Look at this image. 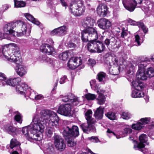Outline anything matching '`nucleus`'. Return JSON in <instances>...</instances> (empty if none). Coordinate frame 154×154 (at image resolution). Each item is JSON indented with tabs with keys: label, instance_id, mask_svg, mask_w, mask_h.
Returning a JSON list of instances; mask_svg holds the SVG:
<instances>
[{
	"label": "nucleus",
	"instance_id": "nucleus-1",
	"mask_svg": "<svg viewBox=\"0 0 154 154\" xmlns=\"http://www.w3.org/2000/svg\"><path fill=\"white\" fill-rule=\"evenodd\" d=\"M59 120L57 114L54 112L43 109L40 112V115H34L31 124L23 128L22 132L30 141H40L46 124L48 123L50 126H56L58 124Z\"/></svg>",
	"mask_w": 154,
	"mask_h": 154
},
{
	"label": "nucleus",
	"instance_id": "nucleus-2",
	"mask_svg": "<svg viewBox=\"0 0 154 154\" xmlns=\"http://www.w3.org/2000/svg\"><path fill=\"white\" fill-rule=\"evenodd\" d=\"M13 48V52L10 55L7 52L4 53L5 57L7 60L11 62H13L17 65L15 70L17 74L20 77L25 75L27 72L26 67L20 64L22 62V59L20 57L19 47L15 44H10Z\"/></svg>",
	"mask_w": 154,
	"mask_h": 154
},
{
	"label": "nucleus",
	"instance_id": "nucleus-3",
	"mask_svg": "<svg viewBox=\"0 0 154 154\" xmlns=\"http://www.w3.org/2000/svg\"><path fill=\"white\" fill-rule=\"evenodd\" d=\"M95 24V20L90 17H87L83 20L82 25L85 28L81 32V38L83 42H86L92 38H98L97 31L93 27Z\"/></svg>",
	"mask_w": 154,
	"mask_h": 154
},
{
	"label": "nucleus",
	"instance_id": "nucleus-4",
	"mask_svg": "<svg viewBox=\"0 0 154 154\" xmlns=\"http://www.w3.org/2000/svg\"><path fill=\"white\" fill-rule=\"evenodd\" d=\"M97 39L92 38L91 40V41L87 44L88 50L91 52L101 53L105 50V47L104 44L100 41L96 40Z\"/></svg>",
	"mask_w": 154,
	"mask_h": 154
},
{
	"label": "nucleus",
	"instance_id": "nucleus-5",
	"mask_svg": "<svg viewBox=\"0 0 154 154\" xmlns=\"http://www.w3.org/2000/svg\"><path fill=\"white\" fill-rule=\"evenodd\" d=\"M85 9V7L81 1H78L76 3L70 4L69 8L70 12L75 16L81 15L84 12Z\"/></svg>",
	"mask_w": 154,
	"mask_h": 154
},
{
	"label": "nucleus",
	"instance_id": "nucleus-6",
	"mask_svg": "<svg viewBox=\"0 0 154 154\" xmlns=\"http://www.w3.org/2000/svg\"><path fill=\"white\" fill-rule=\"evenodd\" d=\"M150 61L149 59L146 57L141 59L140 61L138 63V69L136 74L137 78L143 80L147 79V76L144 73V69L147 66V63Z\"/></svg>",
	"mask_w": 154,
	"mask_h": 154
},
{
	"label": "nucleus",
	"instance_id": "nucleus-7",
	"mask_svg": "<svg viewBox=\"0 0 154 154\" xmlns=\"http://www.w3.org/2000/svg\"><path fill=\"white\" fill-rule=\"evenodd\" d=\"M4 32L6 36L9 37L11 40H12L11 35L16 36V27H15V22L11 23L5 25L4 26Z\"/></svg>",
	"mask_w": 154,
	"mask_h": 154
},
{
	"label": "nucleus",
	"instance_id": "nucleus-8",
	"mask_svg": "<svg viewBox=\"0 0 154 154\" xmlns=\"http://www.w3.org/2000/svg\"><path fill=\"white\" fill-rule=\"evenodd\" d=\"M123 5L125 9L130 12L133 11L137 5L141 3L143 0H122Z\"/></svg>",
	"mask_w": 154,
	"mask_h": 154
},
{
	"label": "nucleus",
	"instance_id": "nucleus-9",
	"mask_svg": "<svg viewBox=\"0 0 154 154\" xmlns=\"http://www.w3.org/2000/svg\"><path fill=\"white\" fill-rule=\"evenodd\" d=\"M54 144L56 149L62 151L65 149L66 144L63 138L59 135L54 134L53 137Z\"/></svg>",
	"mask_w": 154,
	"mask_h": 154
},
{
	"label": "nucleus",
	"instance_id": "nucleus-10",
	"mask_svg": "<svg viewBox=\"0 0 154 154\" xmlns=\"http://www.w3.org/2000/svg\"><path fill=\"white\" fill-rule=\"evenodd\" d=\"M16 27V35L18 37L22 36L26 33L27 30L26 24L21 21H17L15 22Z\"/></svg>",
	"mask_w": 154,
	"mask_h": 154
},
{
	"label": "nucleus",
	"instance_id": "nucleus-11",
	"mask_svg": "<svg viewBox=\"0 0 154 154\" xmlns=\"http://www.w3.org/2000/svg\"><path fill=\"white\" fill-rule=\"evenodd\" d=\"M72 106H73L70 104V103L61 105L59 107L57 112L64 116H70L72 115L71 109Z\"/></svg>",
	"mask_w": 154,
	"mask_h": 154
},
{
	"label": "nucleus",
	"instance_id": "nucleus-12",
	"mask_svg": "<svg viewBox=\"0 0 154 154\" xmlns=\"http://www.w3.org/2000/svg\"><path fill=\"white\" fill-rule=\"evenodd\" d=\"M64 135L69 138V137H76L79 134L78 128L76 126H73L71 129L67 127L66 130H64Z\"/></svg>",
	"mask_w": 154,
	"mask_h": 154
},
{
	"label": "nucleus",
	"instance_id": "nucleus-13",
	"mask_svg": "<svg viewBox=\"0 0 154 154\" xmlns=\"http://www.w3.org/2000/svg\"><path fill=\"white\" fill-rule=\"evenodd\" d=\"M62 100L63 102H69L71 105L76 106L79 103L78 98L71 94H69L67 96L62 97Z\"/></svg>",
	"mask_w": 154,
	"mask_h": 154
},
{
	"label": "nucleus",
	"instance_id": "nucleus-14",
	"mask_svg": "<svg viewBox=\"0 0 154 154\" xmlns=\"http://www.w3.org/2000/svg\"><path fill=\"white\" fill-rule=\"evenodd\" d=\"M82 63L80 57H72L68 61V66L71 69H75Z\"/></svg>",
	"mask_w": 154,
	"mask_h": 154
},
{
	"label": "nucleus",
	"instance_id": "nucleus-15",
	"mask_svg": "<svg viewBox=\"0 0 154 154\" xmlns=\"http://www.w3.org/2000/svg\"><path fill=\"white\" fill-rule=\"evenodd\" d=\"M98 27L103 30H107L112 26L111 22L106 18H101L97 21Z\"/></svg>",
	"mask_w": 154,
	"mask_h": 154
},
{
	"label": "nucleus",
	"instance_id": "nucleus-16",
	"mask_svg": "<svg viewBox=\"0 0 154 154\" xmlns=\"http://www.w3.org/2000/svg\"><path fill=\"white\" fill-rule=\"evenodd\" d=\"M40 50L42 52L45 53L48 55L55 54L56 52L55 49L49 45L44 44L40 47Z\"/></svg>",
	"mask_w": 154,
	"mask_h": 154
},
{
	"label": "nucleus",
	"instance_id": "nucleus-17",
	"mask_svg": "<svg viewBox=\"0 0 154 154\" xmlns=\"http://www.w3.org/2000/svg\"><path fill=\"white\" fill-rule=\"evenodd\" d=\"M68 29L66 26H63L54 29L51 32L52 35H57L58 36H63L66 34Z\"/></svg>",
	"mask_w": 154,
	"mask_h": 154
},
{
	"label": "nucleus",
	"instance_id": "nucleus-18",
	"mask_svg": "<svg viewBox=\"0 0 154 154\" xmlns=\"http://www.w3.org/2000/svg\"><path fill=\"white\" fill-rule=\"evenodd\" d=\"M139 139L140 143L134 146V148L135 150H140L145 147L144 143H146L147 140V136L145 134H142L139 136Z\"/></svg>",
	"mask_w": 154,
	"mask_h": 154
},
{
	"label": "nucleus",
	"instance_id": "nucleus-19",
	"mask_svg": "<svg viewBox=\"0 0 154 154\" xmlns=\"http://www.w3.org/2000/svg\"><path fill=\"white\" fill-rule=\"evenodd\" d=\"M117 43V38L114 37H112L110 39L106 38L104 41V43L107 47L110 46L113 48L119 47Z\"/></svg>",
	"mask_w": 154,
	"mask_h": 154
},
{
	"label": "nucleus",
	"instance_id": "nucleus-20",
	"mask_svg": "<svg viewBox=\"0 0 154 154\" xmlns=\"http://www.w3.org/2000/svg\"><path fill=\"white\" fill-rule=\"evenodd\" d=\"M97 13L100 16H105L107 12V7L104 4L101 3L98 6L97 9Z\"/></svg>",
	"mask_w": 154,
	"mask_h": 154
},
{
	"label": "nucleus",
	"instance_id": "nucleus-21",
	"mask_svg": "<svg viewBox=\"0 0 154 154\" xmlns=\"http://www.w3.org/2000/svg\"><path fill=\"white\" fill-rule=\"evenodd\" d=\"M28 88V86L25 83H20L16 88V91L18 93L23 95L25 96L26 94V90Z\"/></svg>",
	"mask_w": 154,
	"mask_h": 154
},
{
	"label": "nucleus",
	"instance_id": "nucleus-22",
	"mask_svg": "<svg viewBox=\"0 0 154 154\" xmlns=\"http://www.w3.org/2000/svg\"><path fill=\"white\" fill-rule=\"evenodd\" d=\"M97 92L98 94V96L96 98L97 103L99 105H103L104 104L106 101V97L103 94L105 91L102 88L98 89L97 91Z\"/></svg>",
	"mask_w": 154,
	"mask_h": 154
},
{
	"label": "nucleus",
	"instance_id": "nucleus-23",
	"mask_svg": "<svg viewBox=\"0 0 154 154\" xmlns=\"http://www.w3.org/2000/svg\"><path fill=\"white\" fill-rule=\"evenodd\" d=\"M4 129L9 134L13 136L16 135L17 132V128L13 125L8 124L4 126Z\"/></svg>",
	"mask_w": 154,
	"mask_h": 154
},
{
	"label": "nucleus",
	"instance_id": "nucleus-24",
	"mask_svg": "<svg viewBox=\"0 0 154 154\" xmlns=\"http://www.w3.org/2000/svg\"><path fill=\"white\" fill-rule=\"evenodd\" d=\"M94 123H91V122H87L86 124H82L80 125V127L84 132L88 133V131H94L95 129L94 126Z\"/></svg>",
	"mask_w": 154,
	"mask_h": 154
},
{
	"label": "nucleus",
	"instance_id": "nucleus-25",
	"mask_svg": "<svg viewBox=\"0 0 154 154\" xmlns=\"http://www.w3.org/2000/svg\"><path fill=\"white\" fill-rule=\"evenodd\" d=\"M137 79L134 81H133L132 82V85L135 89L138 90H141L143 88L144 86L142 82H140V79H140H139L137 77Z\"/></svg>",
	"mask_w": 154,
	"mask_h": 154
},
{
	"label": "nucleus",
	"instance_id": "nucleus-26",
	"mask_svg": "<svg viewBox=\"0 0 154 154\" xmlns=\"http://www.w3.org/2000/svg\"><path fill=\"white\" fill-rule=\"evenodd\" d=\"M21 81V79L20 77L14 79H10L7 80L6 83L8 85L12 86H14L18 85Z\"/></svg>",
	"mask_w": 154,
	"mask_h": 154
},
{
	"label": "nucleus",
	"instance_id": "nucleus-27",
	"mask_svg": "<svg viewBox=\"0 0 154 154\" xmlns=\"http://www.w3.org/2000/svg\"><path fill=\"white\" fill-rule=\"evenodd\" d=\"M136 66V62L134 61H132L131 63H129L126 67L127 70V73L128 75L131 74L132 77L134 74L133 70L134 69L135 66Z\"/></svg>",
	"mask_w": 154,
	"mask_h": 154
},
{
	"label": "nucleus",
	"instance_id": "nucleus-28",
	"mask_svg": "<svg viewBox=\"0 0 154 154\" xmlns=\"http://www.w3.org/2000/svg\"><path fill=\"white\" fill-rule=\"evenodd\" d=\"M20 145L19 142L15 139H12L11 141L10 147L12 149L14 148V149H15L19 152H21Z\"/></svg>",
	"mask_w": 154,
	"mask_h": 154
},
{
	"label": "nucleus",
	"instance_id": "nucleus-29",
	"mask_svg": "<svg viewBox=\"0 0 154 154\" xmlns=\"http://www.w3.org/2000/svg\"><path fill=\"white\" fill-rule=\"evenodd\" d=\"M104 109V108L102 107L101 106H100L97 109L94 114L96 118L99 119H102L103 113Z\"/></svg>",
	"mask_w": 154,
	"mask_h": 154
},
{
	"label": "nucleus",
	"instance_id": "nucleus-30",
	"mask_svg": "<svg viewBox=\"0 0 154 154\" xmlns=\"http://www.w3.org/2000/svg\"><path fill=\"white\" fill-rule=\"evenodd\" d=\"M144 96L143 92L141 90L135 89L132 91L131 93V97L133 98H140Z\"/></svg>",
	"mask_w": 154,
	"mask_h": 154
},
{
	"label": "nucleus",
	"instance_id": "nucleus-31",
	"mask_svg": "<svg viewBox=\"0 0 154 154\" xmlns=\"http://www.w3.org/2000/svg\"><path fill=\"white\" fill-rule=\"evenodd\" d=\"M92 112L91 110H88L85 114V118L87 120V122H91L94 123L95 120L91 117Z\"/></svg>",
	"mask_w": 154,
	"mask_h": 154
},
{
	"label": "nucleus",
	"instance_id": "nucleus-32",
	"mask_svg": "<svg viewBox=\"0 0 154 154\" xmlns=\"http://www.w3.org/2000/svg\"><path fill=\"white\" fill-rule=\"evenodd\" d=\"M71 51H67L60 54L59 57V58L63 60H66L70 56H71Z\"/></svg>",
	"mask_w": 154,
	"mask_h": 154
},
{
	"label": "nucleus",
	"instance_id": "nucleus-33",
	"mask_svg": "<svg viewBox=\"0 0 154 154\" xmlns=\"http://www.w3.org/2000/svg\"><path fill=\"white\" fill-rule=\"evenodd\" d=\"M24 15L28 20L32 22L33 23L38 25L40 24V23L39 21L37 20L32 15L30 14L26 13L24 14Z\"/></svg>",
	"mask_w": 154,
	"mask_h": 154
},
{
	"label": "nucleus",
	"instance_id": "nucleus-34",
	"mask_svg": "<svg viewBox=\"0 0 154 154\" xmlns=\"http://www.w3.org/2000/svg\"><path fill=\"white\" fill-rule=\"evenodd\" d=\"M106 74L102 72L98 73L97 75V78L99 82L104 83L106 81Z\"/></svg>",
	"mask_w": 154,
	"mask_h": 154
},
{
	"label": "nucleus",
	"instance_id": "nucleus-35",
	"mask_svg": "<svg viewBox=\"0 0 154 154\" xmlns=\"http://www.w3.org/2000/svg\"><path fill=\"white\" fill-rule=\"evenodd\" d=\"M26 91V96H25V97L26 96L32 100L35 99L36 95H35L34 91L33 90L30 88H29Z\"/></svg>",
	"mask_w": 154,
	"mask_h": 154
},
{
	"label": "nucleus",
	"instance_id": "nucleus-36",
	"mask_svg": "<svg viewBox=\"0 0 154 154\" xmlns=\"http://www.w3.org/2000/svg\"><path fill=\"white\" fill-rule=\"evenodd\" d=\"M39 59L42 63L51 64L52 62L51 59L45 55L40 56Z\"/></svg>",
	"mask_w": 154,
	"mask_h": 154
},
{
	"label": "nucleus",
	"instance_id": "nucleus-37",
	"mask_svg": "<svg viewBox=\"0 0 154 154\" xmlns=\"http://www.w3.org/2000/svg\"><path fill=\"white\" fill-rule=\"evenodd\" d=\"M14 7L16 8H22L25 6L26 3L22 1H18L17 0H14Z\"/></svg>",
	"mask_w": 154,
	"mask_h": 154
},
{
	"label": "nucleus",
	"instance_id": "nucleus-38",
	"mask_svg": "<svg viewBox=\"0 0 154 154\" xmlns=\"http://www.w3.org/2000/svg\"><path fill=\"white\" fill-rule=\"evenodd\" d=\"M96 82L95 80H92L90 82V83L91 88L92 89L97 91L98 89H101V88L99 87L98 85L96 84Z\"/></svg>",
	"mask_w": 154,
	"mask_h": 154
},
{
	"label": "nucleus",
	"instance_id": "nucleus-39",
	"mask_svg": "<svg viewBox=\"0 0 154 154\" xmlns=\"http://www.w3.org/2000/svg\"><path fill=\"white\" fill-rule=\"evenodd\" d=\"M105 116L109 119L111 120H114L116 119V116L115 113L112 112H109L105 114Z\"/></svg>",
	"mask_w": 154,
	"mask_h": 154
},
{
	"label": "nucleus",
	"instance_id": "nucleus-40",
	"mask_svg": "<svg viewBox=\"0 0 154 154\" xmlns=\"http://www.w3.org/2000/svg\"><path fill=\"white\" fill-rule=\"evenodd\" d=\"M147 76L149 77H152L154 76V70L153 68L150 67L148 68L146 71Z\"/></svg>",
	"mask_w": 154,
	"mask_h": 154
},
{
	"label": "nucleus",
	"instance_id": "nucleus-41",
	"mask_svg": "<svg viewBox=\"0 0 154 154\" xmlns=\"http://www.w3.org/2000/svg\"><path fill=\"white\" fill-rule=\"evenodd\" d=\"M14 116V119L17 122L21 124L22 122V116L21 114L18 112H16Z\"/></svg>",
	"mask_w": 154,
	"mask_h": 154
},
{
	"label": "nucleus",
	"instance_id": "nucleus-42",
	"mask_svg": "<svg viewBox=\"0 0 154 154\" xmlns=\"http://www.w3.org/2000/svg\"><path fill=\"white\" fill-rule=\"evenodd\" d=\"M143 126L140 122H138L136 124H134L132 125V128L136 130H139L141 129Z\"/></svg>",
	"mask_w": 154,
	"mask_h": 154
},
{
	"label": "nucleus",
	"instance_id": "nucleus-43",
	"mask_svg": "<svg viewBox=\"0 0 154 154\" xmlns=\"http://www.w3.org/2000/svg\"><path fill=\"white\" fill-rule=\"evenodd\" d=\"M54 129L52 128L49 127L47 128L45 131L46 135L48 137H51L53 133Z\"/></svg>",
	"mask_w": 154,
	"mask_h": 154
},
{
	"label": "nucleus",
	"instance_id": "nucleus-44",
	"mask_svg": "<svg viewBox=\"0 0 154 154\" xmlns=\"http://www.w3.org/2000/svg\"><path fill=\"white\" fill-rule=\"evenodd\" d=\"M141 122V124H142V126L143 125H145L149 123L151 121V119L150 117L144 118H141L140 119Z\"/></svg>",
	"mask_w": 154,
	"mask_h": 154
},
{
	"label": "nucleus",
	"instance_id": "nucleus-45",
	"mask_svg": "<svg viewBox=\"0 0 154 154\" xmlns=\"http://www.w3.org/2000/svg\"><path fill=\"white\" fill-rule=\"evenodd\" d=\"M86 98L88 100H93L96 97V95L94 94L88 93L85 95Z\"/></svg>",
	"mask_w": 154,
	"mask_h": 154
},
{
	"label": "nucleus",
	"instance_id": "nucleus-46",
	"mask_svg": "<svg viewBox=\"0 0 154 154\" xmlns=\"http://www.w3.org/2000/svg\"><path fill=\"white\" fill-rule=\"evenodd\" d=\"M76 141L73 139L69 138L67 141V144L69 146L72 147L75 145Z\"/></svg>",
	"mask_w": 154,
	"mask_h": 154
},
{
	"label": "nucleus",
	"instance_id": "nucleus-47",
	"mask_svg": "<svg viewBox=\"0 0 154 154\" xmlns=\"http://www.w3.org/2000/svg\"><path fill=\"white\" fill-rule=\"evenodd\" d=\"M122 117L124 119H128L131 117V115L128 112H123L122 114Z\"/></svg>",
	"mask_w": 154,
	"mask_h": 154
},
{
	"label": "nucleus",
	"instance_id": "nucleus-48",
	"mask_svg": "<svg viewBox=\"0 0 154 154\" xmlns=\"http://www.w3.org/2000/svg\"><path fill=\"white\" fill-rule=\"evenodd\" d=\"M138 26L139 27L141 28L142 29L144 33H146L147 32L148 29L146 28L143 23L140 22L139 25Z\"/></svg>",
	"mask_w": 154,
	"mask_h": 154
},
{
	"label": "nucleus",
	"instance_id": "nucleus-49",
	"mask_svg": "<svg viewBox=\"0 0 154 154\" xmlns=\"http://www.w3.org/2000/svg\"><path fill=\"white\" fill-rule=\"evenodd\" d=\"M132 132V129L129 126L125 128L124 130V134H130Z\"/></svg>",
	"mask_w": 154,
	"mask_h": 154
},
{
	"label": "nucleus",
	"instance_id": "nucleus-50",
	"mask_svg": "<svg viewBox=\"0 0 154 154\" xmlns=\"http://www.w3.org/2000/svg\"><path fill=\"white\" fill-rule=\"evenodd\" d=\"M88 138L89 140H91L93 142L97 143L99 141V139L96 137L92 136L89 137Z\"/></svg>",
	"mask_w": 154,
	"mask_h": 154
},
{
	"label": "nucleus",
	"instance_id": "nucleus-51",
	"mask_svg": "<svg viewBox=\"0 0 154 154\" xmlns=\"http://www.w3.org/2000/svg\"><path fill=\"white\" fill-rule=\"evenodd\" d=\"M4 38H6L8 40H11L9 37L6 36V34L4 33L3 34L0 32V40H2Z\"/></svg>",
	"mask_w": 154,
	"mask_h": 154
},
{
	"label": "nucleus",
	"instance_id": "nucleus-52",
	"mask_svg": "<svg viewBox=\"0 0 154 154\" xmlns=\"http://www.w3.org/2000/svg\"><path fill=\"white\" fill-rule=\"evenodd\" d=\"M128 21V22L130 23L131 25L138 26L140 23V22H137L131 19H129Z\"/></svg>",
	"mask_w": 154,
	"mask_h": 154
},
{
	"label": "nucleus",
	"instance_id": "nucleus-53",
	"mask_svg": "<svg viewBox=\"0 0 154 154\" xmlns=\"http://www.w3.org/2000/svg\"><path fill=\"white\" fill-rule=\"evenodd\" d=\"M88 64L90 66H93L95 64L96 61L94 59H90L88 60Z\"/></svg>",
	"mask_w": 154,
	"mask_h": 154
},
{
	"label": "nucleus",
	"instance_id": "nucleus-54",
	"mask_svg": "<svg viewBox=\"0 0 154 154\" xmlns=\"http://www.w3.org/2000/svg\"><path fill=\"white\" fill-rule=\"evenodd\" d=\"M107 133H108V134H112L115 136H116V138L117 139H119V138L123 137H124L125 136V135H121V136H119V137H118L117 135H116L113 132H112L111 130H110L109 129H108V130L107 131Z\"/></svg>",
	"mask_w": 154,
	"mask_h": 154
},
{
	"label": "nucleus",
	"instance_id": "nucleus-55",
	"mask_svg": "<svg viewBox=\"0 0 154 154\" xmlns=\"http://www.w3.org/2000/svg\"><path fill=\"white\" fill-rule=\"evenodd\" d=\"M135 41L137 43L138 45H140L141 43L140 41V37L138 35H135Z\"/></svg>",
	"mask_w": 154,
	"mask_h": 154
},
{
	"label": "nucleus",
	"instance_id": "nucleus-56",
	"mask_svg": "<svg viewBox=\"0 0 154 154\" xmlns=\"http://www.w3.org/2000/svg\"><path fill=\"white\" fill-rule=\"evenodd\" d=\"M128 35L127 32L125 30H123L121 33V36L122 38H125Z\"/></svg>",
	"mask_w": 154,
	"mask_h": 154
},
{
	"label": "nucleus",
	"instance_id": "nucleus-57",
	"mask_svg": "<svg viewBox=\"0 0 154 154\" xmlns=\"http://www.w3.org/2000/svg\"><path fill=\"white\" fill-rule=\"evenodd\" d=\"M68 46L70 48L73 49L76 47V45L75 44L72 42H70L68 45Z\"/></svg>",
	"mask_w": 154,
	"mask_h": 154
},
{
	"label": "nucleus",
	"instance_id": "nucleus-58",
	"mask_svg": "<svg viewBox=\"0 0 154 154\" xmlns=\"http://www.w3.org/2000/svg\"><path fill=\"white\" fill-rule=\"evenodd\" d=\"M66 77L64 76L60 78V83L61 84H63L65 82V81L66 80Z\"/></svg>",
	"mask_w": 154,
	"mask_h": 154
},
{
	"label": "nucleus",
	"instance_id": "nucleus-59",
	"mask_svg": "<svg viewBox=\"0 0 154 154\" xmlns=\"http://www.w3.org/2000/svg\"><path fill=\"white\" fill-rule=\"evenodd\" d=\"M60 2L62 5L63 6L65 7L66 8V7L68 6L67 4L65 2L64 0H60Z\"/></svg>",
	"mask_w": 154,
	"mask_h": 154
},
{
	"label": "nucleus",
	"instance_id": "nucleus-60",
	"mask_svg": "<svg viewBox=\"0 0 154 154\" xmlns=\"http://www.w3.org/2000/svg\"><path fill=\"white\" fill-rule=\"evenodd\" d=\"M149 87L154 90V80L151 81L149 84Z\"/></svg>",
	"mask_w": 154,
	"mask_h": 154
},
{
	"label": "nucleus",
	"instance_id": "nucleus-61",
	"mask_svg": "<svg viewBox=\"0 0 154 154\" xmlns=\"http://www.w3.org/2000/svg\"><path fill=\"white\" fill-rule=\"evenodd\" d=\"M43 98V96L41 94H38L36 95L35 99L38 100L42 99Z\"/></svg>",
	"mask_w": 154,
	"mask_h": 154
},
{
	"label": "nucleus",
	"instance_id": "nucleus-62",
	"mask_svg": "<svg viewBox=\"0 0 154 154\" xmlns=\"http://www.w3.org/2000/svg\"><path fill=\"white\" fill-rule=\"evenodd\" d=\"M9 6L8 5L5 4L3 6V8L4 10H7L9 8Z\"/></svg>",
	"mask_w": 154,
	"mask_h": 154
},
{
	"label": "nucleus",
	"instance_id": "nucleus-63",
	"mask_svg": "<svg viewBox=\"0 0 154 154\" xmlns=\"http://www.w3.org/2000/svg\"><path fill=\"white\" fill-rule=\"evenodd\" d=\"M150 59L152 61L154 62V54L151 57Z\"/></svg>",
	"mask_w": 154,
	"mask_h": 154
},
{
	"label": "nucleus",
	"instance_id": "nucleus-64",
	"mask_svg": "<svg viewBox=\"0 0 154 154\" xmlns=\"http://www.w3.org/2000/svg\"><path fill=\"white\" fill-rule=\"evenodd\" d=\"M11 154H19L16 151H14Z\"/></svg>",
	"mask_w": 154,
	"mask_h": 154
}]
</instances>
